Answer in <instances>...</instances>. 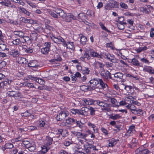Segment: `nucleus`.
Returning a JSON list of instances; mask_svg holds the SVG:
<instances>
[{"mask_svg": "<svg viewBox=\"0 0 154 154\" xmlns=\"http://www.w3.org/2000/svg\"><path fill=\"white\" fill-rule=\"evenodd\" d=\"M94 103L96 104L101 107V109L102 111H106L109 112L111 111L110 108L111 107V104L107 103V101L104 100L100 101L97 100L94 101Z\"/></svg>", "mask_w": 154, "mask_h": 154, "instance_id": "obj_1", "label": "nucleus"}, {"mask_svg": "<svg viewBox=\"0 0 154 154\" xmlns=\"http://www.w3.org/2000/svg\"><path fill=\"white\" fill-rule=\"evenodd\" d=\"M63 20L67 22H69L72 20L76 19V17L70 13H66L62 10L59 15Z\"/></svg>", "mask_w": 154, "mask_h": 154, "instance_id": "obj_2", "label": "nucleus"}, {"mask_svg": "<svg viewBox=\"0 0 154 154\" xmlns=\"http://www.w3.org/2000/svg\"><path fill=\"white\" fill-rule=\"evenodd\" d=\"M75 122H77L76 120L72 118H68L65 122H61L60 125L62 127H69L71 125H72L73 124H75Z\"/></svg>", "mask_w": 154, "mask_h": 154, "instance_id": "obj_3", "label": "nucleus"}, {"mask_svg": "<svg viewBox=\"0 0 154 154\" xmlns=\"http://www.w3.org/2000/svg\"><path fill=\"white\" fill-rule=\"evenodd\" d=\"M69 115V112L67 111H61L59 114L56 117L57 121H60L64 119Z\"/></svg>", "mask_w": 154, "mask_h": 154, "instance_id": "obj_4", "label": "nucleus"}, {"mask_svg": "<svg viewBox=\"0 0 154 154\" xmlns=\"http://www.w3.org/2000/svg\"><path fill=\"white\" fill-rule=\"evenodd\" d=\"M103 57L109 60L111 62L113 63H118L119 60L114 57L113 54H111L109 53H105L104 54Z\"/></svg>", "mask_w": 154, "mask_h": 154, "instance_id": "obj_5", "label": "nucleus"}, {"mask_svg": "<svg viewBox=\"0 0 154 154\" xmlns=\"http://www.w3.org/2000/svg\"><path fill=\"white\" fill-rule=\"evenodd\" d=\"M52 40L55 43L57 44H61L62 43L63 45L65 43L66 41L61 37L60 36L55 37L53 36L51 37Z\"/></svg>", "mask_w": 154, "mask_h": 154, "instance_id": "obj_6", "label": "nucleus"}, {"mask_svg": "<svg viewBox=\"0 0 154 154\" xmlns=\"http://www.w3.org/2000/svg\"><path fill=\"white\" fill-rule=\"evenodd\" d=\"M90 86L92 91L94 90L97 88V86L99 84L98 79H93L90 81Z\"/></svg>", "mask_w": 154, "mask_h": 154, "instance_id": "obj_7", "label": "nucleus"}, {"mask_svg": "<svg viewBox=\"0 0 154 154\" xmlns=\"http://www.w3.org/2000/svg\"><path fill=\"white\" fill-rule=\"evenodd\" d=\"M88 52L89 55L92 57H96L98 58L99 59L102 58L101 54L97 53L92 49L89 50Z\"/></svg>", "mask_w": 154, "mask_h": 154, "instance_id": "obj_8", "label": "nucleus"}, {"mask_svg": "<svg viewBox=\"0 0 154 154\" xmlns=\"http://www.w3.org/2000/svg\"><path fill=\"white\" fill-rule=\"evenodd\" d=\"M63 46L66 47L67 48H69L74 51L75 50V46L73 42H65L64 43Z\"/></svg>", "mask_w": 154, "mask_h": 154, "instance_id": "obj_9", "label": "nucleus"}, {"mask_svg": "<svg viewBox=\"0 0 154 154\" xmlns=\"http://www.w3.org/2000/svg\"><path fill=\"white\" fill-rule=\"evenodd\" d=\"M143 71L144 72H146L149 74H154V69L150 66H145L143 69Z\"/></svg>", "mask_w": 154, "mask_h": 154, "instance_id": "obj_10", "label": "nucleus"}, {"mask_svg": "<svg viewBox=\"0 0 154 154\" xmlns=\"http://www.w3.org/2000/svg\"><path fill=\"white\" fill-rule=\"evenodd\" d=\"M18 9L20 12L22 14H24L26 16H30L31 14L30 12H29L23 7H19Z\"/></svg>", "mask_w": 154, "mask_h": 154, "instance_id": "obj_11", "label": "nucleus"}, {"mask_svg": "<svg viewBox=\"0 0 154 154\" xmlns=\"http://www.w3.org/2000/svg\"><path fill=\"white\" fill-rule=\"evenodd\" d=\"M89 111V108L85 107H83L79 110V114L84 116H87L88 115V112Z\"/></svg>", "mask_w": 154, "mask_h": 154, "instance_id": "obj_12", "label": "nucleus"}, {"mask_svg": "<svg viewBox=\"0 0 154 154\" xmlns=\"http://www.w3.org/2000/svg\"><path fill=\"white\" fill-rule=\"evenodd\" d=\"M108 141L109 142V147H112L116 145L117 142L119 141V140L112 138L109 139Z\"/></svg>", "mask_w": 154, "mask_h": 154, "instance_id": "obj_13", "label": "nucleus"}, {"mask_svg": "<svg viewBox=\"0 0 154 154\" xmlns=\"http://www.w3.org/2000/svg\"><path fill=\"white\" fill-rule=\"evenodd\" d=\"M109 98L110 99V102L112 104H111V107H113L118 108L119 107V106L118 105V102L117 100L114 98L109 97Z\"/></svg>", "mask_w": 154, "mask_h": 154, "instance_id": "obj_14", "label": "nucleus"}, {"mask_svg": "<svg viewBox=\"0 0 154 154\" xmlns=\"http://www.w3.org/2000/svg\"><path fill=\"white\" fill-rule=\"evenodd\" d=\"M135 132V126L132 125L129 127L128 130L126 134L128 135H132Z\"/></svg>", "mask_w": 154, "mask_h": 154, "instance_id": "obj_15", "label": "nucleus"}, {"mask_svg": "<svg viewBox=\"0 0 154 154\" xmlns=\"http://www.w3.org/2000/svg\"><path fill=\"white\" fill-rule=\"evenodd\" d=\"M9 53V54L14 57L19 56V52L16 49H12L10 51Z\"/></svg>", "mask_w": 154, "mask_h": 154, "instance_id": "obj_16", "label": "nucleus"}, {"mask_svg": "<svg viewBox=\"0 0 154 154\" xmlns=\"http://www.w3.org/2000/svg\"><path fill=\"white\" fill-rule=\"evenodd\" d=\"M82 101L83 102V105L84 106L91 105L94 103V101L93 100L90 99H86L84 98L83 100Z\"/></svg>", "mask_w": 154, "mask_h": 154, "instance_id": "obj_17", "label": "nucleus"}, {"mask_svg": "<svg viewBox=\"0 0 154 154\" xmlns=\"http://www.w3.org/2000/svg\"><path fill=\"white\" fill-rule=\"evenodd\" d=\"M87 125L89 128L93 129V133H98L97 128L94 124L90 122H88L87 123Z\"/></svg>", "mask_w": 154, "mask_h": 154, "instance_id": "obj_18", "label": "nucleus"}, {"mask_svg": "<svg viewBox=\"0 0 154 154\" xmlns=\"http://www.w3.org/2000/svg\"><path fill=\"white\" fill-rule=\"evenodd\" d=\"M53 141V140L52 138L49 137H47L44 140V143L45 145L48 146L52 144Z\"/></svg>", "mask_w": 154, "mask_h": 154, "instance_id": "obj_19", "label": "nucleus"}, {"mask_svg": "<svg viewBox=\"0 0 154 154\" xmlns=\"http://www.w3.org/2000/svg\"><path fill=\"white\" fill-rule=\"evenodd\" d=\"M98 80L99 81V83L102 89H104L106 88V87L108 88V86L107 84L104 83L101 79L98 78Z\"/></svg>", "mask_w": 154, "mask_h": 154, "instance_id": "obj_20", "label": "nucleus"}, {"mask_svg": "<svg viewBox=\"0 0 154 154\" xmlns=\"http://www.w3.org/2000/svg\"><path fill=\"white\" fill-rule=\"evenodd\" d=\"M20 19L22 22L25 23H34L35 22L33 20L28 19L24 17H21Z\"/></svg>", "mask_w": 154, "mask_h": 154, "instance_id": "obj_21", "label": "nucleus"}, {"mask_svg": "<svg viewBox=\"0 0 154 154\" xmlns=\"http://www.w3.org/2000/svg\"><path fill=\"white\" fill-rule=\"evenodd\" d=\"M13 33L15 35H17L20 38H22L24 35V32L21 31H14Z\"/></svg>", "mask_w": 154, "mask_h": 154, "instance_id": "obj_22", "label": "nucleus"}, {"mask_svg": "<svg viewBox=\"0 0 154 154\" xmlns=\"http://www.w3.org/2000/svg\"><path fill=\"white\" fill-rule=\"evenodd\" d=\"M0 4L2 5L9 7L11 5V2L9 0H3L0 2Z\"/></svg>", "mask_w": 154, "mask_h": 154, "instance_id": "obj_23", "label": "nucleus"}, {"mask_svg": "<svg viewBox=\"0 0 154 154\" xmlns=\"http://www.w3.org/2000/svg\"><path fill=\"white\" fill-rule=\"evenodd\" d=\"M108 4L112 8L114 7L117 8L119 5L118 3L113 0L111 1Z\"/></svg>", "mask_w": 154, "mask_h": 154, "instance_id": "obj_24", "label": "nucleus"}, {"mask_svg": "<svg viewBox=\"0 0 154 154\" xmlns=\"http://www.w3.org/2000/svg\"><path fill=\"white\" fill-rule=\"evenodd\" d=\"M147 49L148 48L146 46H144L136 48L135 50L137 53H140L142 51H146Z\"/></svg>", "mask_w": 154, "mask_h": 154, "instance_id": "obj_25", "label": "nucleus"}, {"mask_svg": "<svg viewBox=\"0 0 154 154\" xmlns=\"http://www.w3.org/2000/svg\"><path fill=\"white\" fill-rule=\"evenodd\" d=\"M80 89L81 90L84 91H92L90 86H87L85 85H82L80 86Z\"/></svg>", "mask_w": 154, "mask_h": 154, "instance_id": "obj_26", "label": "nucleus"}, {"mask_svg": "<svg viewBox=\"0 0 154 154\" xmlns=\"http://www.w3.org/2000/svg\"><path fill=\"white\" fill-rule=\"evenodd\" d=\"M18 60L20 64H26L28 62L27 60L24 57H19Z\"/></svg>", "mask_w": 154, "mask_h": 154, "instance_id": "obj_27", "label": "nucleus"}, {"mask_svg": "<svg viewBox=\"0 0 154 154\" xmlns=\"http://www.w3.org/2000/svg\"><path fill=\"white\" fill-rule=\"evenodd\" d=\"M121 117V116L119 114H112L110 116L109 118L112 120H116L120 119Z\"/></svg>", "mask_w": 154, "mask_h": 154, "instance_id": "obj_28", "label": "nucleus"}, {"mask_svg": "<svg viewBox=\"0 0 154 154\" xmlns=\"http://www.w3.org/2000/svg\"><path fill=\"white\" fill-rule=\"evenodd\" d=\"M26 147L31 152H34L36 149L35 145L34 144L32 145L30 144L29 146H26Z\"/></svg>", "mask_w": 154, "mask_h": 154, "instance_id": "obj_29", "label": "nucleus"}, {"mask_svg": "<svg viewBox=\"0 0 154 154\" xmlns=\"http://www.w3.org/2000/svg\"><path fill=\"white\" fill-rule=\"evenodd\" d=\"M120 86L122 88H124L125 90L126 91L129 90L132 88V87L131 86L127 85L124 83H122Z\"/></svg>", "mask_w": 154, "mask_h": 154, "instance_id": "obj_30", "label": "nucleus"}, {"mask_svg": "<svg viewBox=\"0 0 154 154\" xmlns=\"http://www.w3.org/2000/svg\"><path fill=\"white\" fill-rule=\"evenodd\" d=\"M50 49L45 47H43L41 49V52L43 54H48L50 51Z\"/></svg>", "mask_w": 154, "mask_h": 154, "instance_id": "obj_31", "label": "nucleus"}, {"mask_svg": "<svg viewBox=\"0 0 154 154\" xmlns=\"http://www.w3.org/2000/svg\"><path fill=\"white\" fill-rule=\"evenodd\" d=\"M28 66L33 68H36L38 66L37 63L35 61H32L29 63L28 64Z\"/></svg>", "mask_w": 154, "mask_h": 154, "instance_id": "obj_32", "label": "nucleus"}, {"mask_svg": "<svg viewBox=\"0 0 154 154\" xmlns=\"http://www.w3.org/2000/svg\"><path fill=\"white\" fill-rule=\"evenodd\" d=\"M80 42L83 45H85L87 42V38L86 37L82 35L80 38Z\"/></svg>", "mask_w": 154, "mask_h": 154, "instance_id": "obj_33", "label": "nucleus"}, {"mask_svg": "<svg viewBox=\"0 0 154 154\" xmlns=\"http://www.w3.org/2000/svg\"><path fill=\"white\" fill-rule=\"evenodd\" d=\"M131 63L134 65L136 66H139L140 65L139 61L135 58L132 59Z\"/></svg>", "mask_w": 154, "mask_h": 154, "instance_id": "obj_34", "label": "nucleus"}, {"mask_svg": "<svg viewBox=\"0 0 154 154\" xmlns=\"http://www.w3.org/2000/svg\"><path fill=\"white\" fill-rule=\"evenodd\" d=\"M88 136V135L85 133H82L79 132L77 137L82 139H85Z\"/></svg>", "mask_w": 154, "mask_h": 154, "instance_id": "obj_35", "label": "nucleus"}, {"mask_svg": "<svg viewBox=\"0 0 154 154\" xmlns=\"http://www.w3.org/2000/svg\"><path fill=\"white\" fill-rule=\"evenodd\" d=\"M6 45L5 44H0V51H3L5 50L8 51V48H6Z\"/></svg>", "mask_w": 154, "mask_h": 154, "instance_id": "obj_36", "label": "nucleus"}, {"mask_svg": "<svg viewBox=\"0 0 154 154\" xmlns=\"http://www.w3.org/2000/svg\"><path fill=\"white\" fill-rule=\"evenodd\" d=\"M21 42L19 38H16L12 41V43L15 45H20Z\"/></svg>", "mask_w": 154, "mask_h": 154, "instance_id": "obj_37", "label": "nucleus"}, {"mask_svg": "<svg viewBox=\"0 0 154 154\" xmlns=\"http://www.w3.org/2000/svg\"><path fill=\"white\" fill-rule=\"evenodd\" d=\"M114 77L118 79H122L123 76V74L121 72L116 73L114 74Z\"/></svg>", "mask_w": 154, "mask_h": 154, "instance_id": "obj_38", "label": "nucleus"}, {"mask_svg": "<svg viewBox=\"0 0 154 154\" xmlns=\"http://www.w3.org/2000/svg\"><path fill=\"white\" fill-rule=\"evenodd\" d=\"M100 74L102 76H103L105 79H107L108 77L105 75L106 74L105 71L103 69H101L100 72Z\"/></svg>", "mask_w": 154, "mask_h": 154, "instance_id": "obj_39", "label": "nucleus"}, {"mask_svg": "<svg viewBox=\"0 0 154 154\" xmlns=\"http://www.w3.org/2000/svg\"><path fill=\"white\" fill-rule=\"evenodd\" d=\"M38 126L40 127H46V126L47 124H46L45 121L41 120L38 123Z\"/></svg>", "mask_w": 154, "mask_h": 154, "instance_id": "obj_40", "label": "nucleus"}, {"mask_svg": "<svg viewBox=\"0 0 154 154\" xmlns=\"http://www.w3.org/2000/svg\"><path fill=\"white\" fill-rule=\"evenodd\" d=\"M23 85L24 86L29 87L32 88H34V86L33 84L31 83H24L23 84Z\"/></svg>", "mask_w": 154, "mask_h": 154, "instance_id": "obj_41", "label": "nucleus"}, {"mask_svg": "<svg viewBox=\"0 0 154 154\" xmlns=\"http://www.w3.org/2000/svg\"><path fill=\"white\" fill-rule=\"evenodd\" d=\"M135 114H133L134 115H137L138 116H140L143 114V110L139 109H136L135 111Z\"/></svg>", "mask_w": 154, "mask_h": 154, "instance_id": "obj_42", "label": "nucleus"}, {"mask_svg": "<svg viewBox=\"0 0 154 154\" xmlns=\"http://www.w3.org/2000/svg\"><path fill=\"white\" fill-rule=\"evenodd\" d=\"M49 149V148L45 146H42V153L43 154H45L47 152V151Z\"/></svg>", "mask_w": 154, "mask_h": 154, "instance_id": "obj_43", "label": "nucleus"}, {"mask_svg": "<svg viewBox=\"0 0 154 154\" xmlns=\"http://www.w3.org/2000/svg\"><path fill=\"white\" fill-rule=\"evenodd\" d=\"M99 24L102 29L106 31L107 32H110V31L108 29L102 22L99 23Z\"/></svg>", "mask_w": 154, "mask_h": 154, "instance_id": "obj_44", "label": "nucleus"}, {"mask_svg": "<svg viewBox=\"0 0 154 154\" xmlns=\"http://www.w3.org/2000/svg\"><path fill=\"white\" fill-rule=\"evenodd\" d=\"M48 11L50 15L52 17L54 18H57V15L54 12L51 11L50 10H48Z\"/></svg>", "mask_w": 154, "mask_h": 154, "instance_id": "obj_45", "label": "nucleus"}, {"mask_svg": "<svg viewBox=\"0 0 154 154\" xmlns=\"http://www.w3.org/2000/svg\"><path fill=\"white\" fill-rule=\"evenodd\" d=\"M23 139L21 137H19L15 138L12 139V142H16L20 141H22Z\"/></svg>", "mask_w": 154, "mask_h": 154, "instance_id": "obj_46", "label": "nucleus"}, {"mask_svg": "<svg viewBox=\"0 0 154 154\" xmlns=\"http://www.w3.org/2000/svg\"><path fill=\"white\" fill-rule=\"evenodd\" d=\"M37 36V34L36 33H32L30 34L31 38L33 40H36Z\"/></svg>", "mask_w": 154, "mask_h": 154, "instance_id": "obj_47", "label": "nucleus"}, {"mask_svg": "<svg viewBox=\"0 0 154 154\" xmlns=\"http://www.w3.org/2000/svg\"><path fill=\"white\" fill-rule=\"evenodd\" d=\"M94 64H96L99 66V67L101 69H103V68L104 66L105 65L103 63L99 62H96Z\"/></svg>", "mask_w": 154, "mask_h": 154, "instance_id": "obj_48", "label": "nucleus"}, {"mask_svg": "<svg viewBox=\"0 0 154 154\" xmlns=\"http://www.w3.org/2000/svg\"><path fill=\"white\" fill-rule=\"evenodd\" d=\"M124 20V17H119L118 22L119 23H121L122 24H126V23L125 22H123Z\"/></svg>", "mask_w": 154, "mask_h": 154, "instance_id": "obj_49", "label": "nucleus"}, {"mask_svg": "<svg viewBox=\"0 0 154 154\" xmlns=\"http://www.w3.org/2000/svg\"><path fill=\"white\" fill-rule=\"evenodd\" d=\"M13 97L15 99H18L19 97H20L21 96V94L19 92L15 91Z\"/></svg>", "mask_w": 154, "mask_h": 154, "instance_id": "obj_50", "label": "nucleus"}, {"mask_svg": "<svg viewBox=\"0 0 154 154\" xmlns=\"http://www.w3.org/2000/svg\"><path fill=\"white\" fill-rule=\"evenodd\" d=\"M70 112L73 114L75 115L76 114H79V109H72L70 110Z\"/></svg>", "mask_w": 154, "mask_h": 154, "instance_id": "obj_51", "label": "nucleus"}, {"mask_svg": "<svg viewBox=\"0 0 154 154\" xmlns=\"http://www.w3.org/2000/svg\"><path fill=\"white\" fill-rule=\"evenodd\" d=\"M14 146L12 144L10 143H6L5 145V147L6 148L10 149L13 148Z\"/></svg>", "mask_w": 154, "mask_h": 154, "instance_id": "obj_52", "label": "nucleus"}, {"mask_svg": "<svg viewBox=\"0 0 154 154\" xmlns=\"http://www.w3.org/2000/svg\"><path fill=\"white\" fill-rule=\"evenodd\" d=\"M35 81L40 85H44L45 83V81L41 79L37 78Z\"/></svg>", "mask_w": 154, "mask_h": 154, "instance_id": "obj_53", "label": "nucleus"}, {"mask_svg": "<svg viewBox=\"0 0 154 154\" xmlns=\"http://www.w3.org/2000/svg\"><path fill=\"white\" fill-rule=\"evenodd\" d=\"M45 47L48 48L50 50V48L51 47V43L49 42H46L44 44Z\"/></svg>", "mask_w": 154, "mask_h": 154, "instance_id": "obj_54", "label": "nucleus"}, {"mask_svg": "<svg viewBox=\"0 0 154 154\" xmlns=\"http://www.w3.org/2000/svg\"><path fill=\"white\" fill-rule=\"evenodd\" d=\"M77 122H75L77 126H78L80 128H82L84 126V124L81 122L77 121L76 120Z\"/></svg>", "mask_w": 154, "mask_h": 154, "instance_id": "obj_55", "label": "nucleus"}, {"mask_svg": "<svg viewBox=\"0 0 154 154\" xmlns=\"http://www.w3.org/2000/svg\"><path fill=\"white\" fill-rule=\"evenodd\" d=\"M120 5L121 7L123 9H127L128 8V6L124 2H120Z\"/></svg>", "mask_w": 154, "mask_h": 154, "instance_id": "obj_56", "label": "nucleus"}, {"mask_svg": "<svg viewBox=\"0 0 154 154\" xmlns=\"http://www.w3.org/2000/svg\"><path fill=\"white\" fill-rule=\"evenodd\" d=\"M150 152V151L147 149L141 150L140 154H148Z\"/></svg>", "mask_w": 154, "mask_h": 154, "instance_id": "obj_57", "label": "nucleus"}, {"mask_svg": "<svg viewBox=\"0 0 154 154\" xmlns=\"http://www.w3.org/2000/svg\"><path fill=\"white\" fill-rule=\"evenodd\" d=\"M90 71L88 68H86L85 69H83L82 72L84 74L88 75L89 74Z\"/></svg>", "mask_w": 154, "mask_h": 154, "instance_id": "obj_58", "label": "nucleus"}, {"mask_svg": "<svg viewBox=\"0 0 154 154\" xmlns=\"http://www.w3.org/2000/svg\"><path fill=\"white\" fill-rule=\"evenodd\" d=\"M28 129L30 131H32L37 130V128L35 126H29L28 127Z\"/></svg>", "mask_w": 154, "mask_h": 154, "instance_id": "obj_59", "label": "nucleus"}, {"mask_svg": "<svg viewBox=\"0 0 154 154\" xmlns=\"http://www.w3.org/2000/svg\"><path fill=\"white\" fill-rule=\"evenodd\" d=\"M27 80L30 79L35 81H36L37 79V78L36 77L32 75H29L27 76Z\"/></svg>", "mask_w": 154, "mask_h": 154, "instance_id": "obj_60", "label": "nucleus"}, {"mask_svg": "<svg viewBox=\"0 0 154 154\" xmlns=\"http://www.w3.org/2000/svg\"><path fill=\"white\" fill-rule=\"evenodd\" d=\"M89 110H90V114L91 116H93L95 115V110L94 108L92 107H90L89 108Z\"/></svg>", "mask_w": 154, "mask_h": 154, "instance_id": "obj_61", "label": "nucleus"}, {"mask_svg": "<svg viewBox=\"0 0 154 154\" xmlns=\"http://www.w3.org/2000/svg\"><path fill=\"white\" fill-rule=\"evenodd\" d=\"M25 51L26 53H31L33 52V50L31 48H28L26 49Z\"/></svg>", "mask_w": 154, "mask_h": 154, "instance_id": "obj_62", "label": "nucleus"}, {"mask_svg": "<svg viewBox=\"0 0 154 154\" xmlns=\"http://www.w3.org/2000/svg\"><path fill=\"white\" fill-rule=\"evenodd\" d=\"M18 152V149L16 148H14L10 151L11 154H16Z\"/></svg>", "mask_w": 154, "mask_h": 154, "instance_id": "obj_63", "label": "nucleus"}, {"mask_svg": "<svg viewBox=\"0 0 154 154\" xmlns=\"http://www.w3.org/2000/svg\"><path fill=\"white\" fill-rule=\"evenodd\" d=\"M150 35V37L151 38L154 37V28H152L151 29Z\"/></svg>", "mask_w": 154, "mask_h": 154, "instance_id": "obj_64", "label": "nucleus"}]
</instances>
